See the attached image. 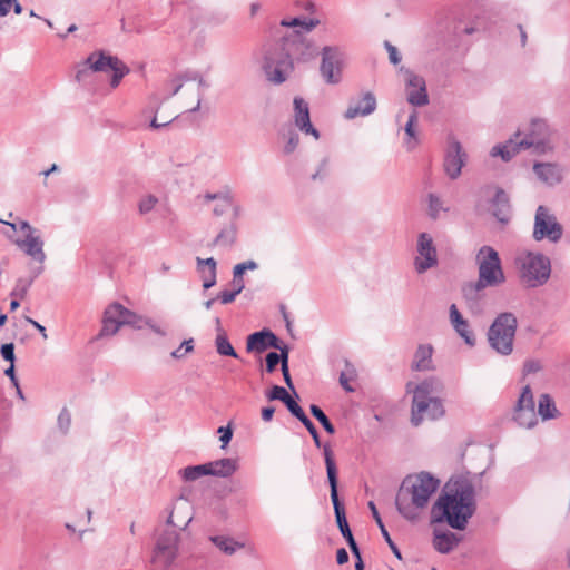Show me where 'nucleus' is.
<instances>
[{
    "instance_id": "39448f33",
    "label": "nucleus",
    "mask_w": 570,
    "mask_h": 570,
    "mask_svg": "<svg viewBox=\"0 0 570 570\" xmlns=\"http://www.w3.org/2000/svg\"><path fill=\"white\" fill-rule=\"evenodd\" d=\"M412 383H407V391H411ZM443 391V383L436 377H429L417 384L413 390L411 422L419 426L423 420H438L445 413L443 403L439 395Z\"/></svg>"
},
{
    "instance_id": "2f4dec72",
    "label": "nucleus",
    "mask_w": 570,
    "mask_h": 570,
    "mask_svg": "<svg viewBox=\"0 0 570 570\" xmlns=\"http://www.w3.org/2000/svg\"><path fill=\"white\" fill-rule=\"evenodd\" d=\"M331 500L333 503L337 527L340 529L341 534L344 537L346 533L351 531V529L346 519L344 507L342 505L338 499L337 491H331Z\"/></svg>"
},
{
    "instance_id": "58836bf2",
    "label": "nucleus",
    "mask_w": 570,
    "mask_h": 570,
    "mask_svg": "<svg viewBox=\"0 0 570 570\" xmlns=\"http://www.w3.org/2000/svg\"><path fill=\"white\" fill-rule=\"evenodd\" d=\"M236 239V227L234 225H229L220 230V233L215 237L214 244L219 246H230L234 244Z\"/></svg>"
},
{
    "instance_id": "aec40b11",
    "label": "nucleus",
    "mask_w": 570,
    "mask_h": 570,
    "mask_svg": "<svg viewBox=\"0 0 570 570\" xmlns=\"http://www.w3.org/2000/svg\"><path fill=\"white\" fill-rule=\"evenodd\" d=\"M564 171V168L557 163L533 164V173L538 179L550 187L557 186L563 181Z\"/></svg>"
},
{
    "instance_id": "f8f14e48",
    "label": "nucleus",
    "mask_w": 570,
    "mask_h": 570,
    "mask_svg": "<svg viewBox=\"0 0 570 570\" xmlns=\"http://www.w3.org/2000/svg\"><path fill=\"white\" fill-rule=\"evenodd\" d=\"M322 61L320 72L327 85H337L342 81L345 55L336 46H325L321 51Z\"/></svg>"
},
{
    "instance_id": "c756f323",
    "label": "nucleus",
    "mask_w": 570,
    "mask_h": 570,
    "mask_svg": "<svg viewBox=\"0 0 570 570\" xmlns=\"http://www.w3.org/2000/svg\"><path fill=\"white\" fill-rule=\"evenodd\" d=\"M324 452V459H325V466H326V474H327V481L330 484L331 491H337V468L334 461V454L330 446V444H325L323 446Z\"/></svg>"
},
{
    "instance_id": "0eeeda50",
    "label": "nucleus",
    "mask_w": 570,
    "mask_h": 570,
    "mask_svg": "<svg viewBox=\"0 0 570 570\" xmlns=\"http://www.w3.org/2000/svg\"><path fill=\"white\" fill-rule=\"evenodd\" d=\"M519 277L529 288L544 285L551 275V262L541 253L528 252L517 258Z\"/></svg>"
},
{
    "instance_id": "bb28decb",
    "label": "nucleus",
    "mask_w": 570,
    "mask_h": 570,
    "mask_svg": "<svg viewBox=\"0 0 570 570\" xmlns=\"http://www.w3.org/2000/svg\"><path fill=\"white\" fill-rule=\"evenodd\" d=\"M433 547L443 554L451 552L461 541V537L451 531L434 530Z\"/></svg>"
},
{
    "instance_id": "7ed1b4c3",
    "label": "nucleus",
    "mask_w": 570,
    "mask_h": 570,
    "mask_svg": "<svg viewBox=\"0 0 570 570\" xmlns=\"http://www.w3.org/2000/svg\"><path fill=\"white\" fill-rule=\"evenodd\" d=\"M439 485L440 480L429 472L407 475L395 497L397 512L409 521H416Z\"/></svg>"
},
{
    "instance_id": "e433bc0d",
    "label": "nucleus",
    "mask_w": 570,
    "mask_h": 570,
    "mask_svg": "<svg viewBox=\"0 0 570 570\" xmlns=\"http://www.w3.org/2000/svg\"><path fill=\"white\" fill-rule=\"evenodd\" d=\"M215 347L217 353L222 356L238 358V354L229 342L226 333L220 327H218V333L215 338Z\"/></svg>"
},
{
    "instance_id": "69168bd1",
    "label": "nucleus",
    "mask_w": 570,
    "mask_h": 570,
    "mask_svg": "<svg viewBox=\"0 0 570 570\" xmlns=\"http://www.w3.org/2000/svg\"><path fill=\"white\" fill-rule=\"evenodd\" d=\"M4 374L10 379L12 385L18 387V379L14 373V363H10V366L4 371Z\"/></svg>"
},
{
    "instance_id": "de8ad7c7",
    "label": "nucleus",
    "mask_w": 570,
    "mask_h": 570,
    "mask_svg": "<svg viewBox=\"0 0 570 570\" xmlns=\"http://www.w3.org/2000/svg\"><path fill=\"white\" fill-rule=\"evenodd\" d=\"M0 223H3L6 225L10 226L13 232H16L18 229L23 232L24 236L26 235H37L36 229L26 220H19V223L17 224V223H10V222L0 219Z\"/></svg>"
},
{
    "instance_id": "e2e57ef3",
    "label": "nucleus",
    "mask_w": 570,
    "mask_h": 570,
    "mask_svg": "<svg viewBox=\"0 0 570 570\" xmlns=\"http://www.w3.org/2000/svg\"><path fill=\"white\" fill-rule=\"evenodd\" d=\"M232 285H233V289L238 294L242 293V291L244 289L245 287V284H244V279L242 276H234L233 275V282H232Z\"/></svg>"
},
{
    "instance_id": "1a4fd4ad",
    "label": "nucleus",
    "mask_w": 570,
    "mask_h": 570,
    "mask_svg": "<svg viewBox=\"0 0 570 570\" xmlns=\"http://www.w3.org/2000/svg\"><path fill=\"white\" fill-rule=\"evenodd\" d=\"M517 326L518 321L512 313H500L488 331L490 346L502 355L511 354Z\"/></svg>"
},
{
    "instance_id": "2eb2a0df",
    "label": "nucleus",
    "mask_w": 570,
    "mask_h": 570,
    "mask_svg": "<svg viewBox=\"0 0 570 570\" xmlns=\"http://www.w3.org/2000/svg\"><path fill=\"white\" fill-rule=\"evenodd\" d=\"M417 256L414 259V267L419 274L438 264V253L432 237L428 233H421L417 237Z\"/></svg>"
},
{
    "instance_id": "f257e3e1",
    "label": "nucleus",
    "mask_w": 570,
    "mask_h": 570,
    "mask_svg": "<svg viewBox=\"0 0 570 570\" xmlns=\"http://www.w3.org/2000/svg\"><path fill=\"white\" fill-rule=\"evenodd\" d=\"M475 511V490L466 479L448 485V491L432 507L433 522H448L456 530H464Z\"/></svg>"
},
{
    "instance_id": "4d7b16f0",
    "label": "nucleus",
    "mask_w": 570,
    "mask_h": 570,
    "mask_svg": "<svg viewBox=\"0 0 570 570\" xmlns=\"http://www.w3.org/2000/svg\"><path fill=\"white\" fill-rule=\"evenodd\" d=\"M265 361H266V371L268 373H273L275 371L277 364L279 363L276 352H269L266 355Z\"/></svg>"
},
{
    "instance_id": "423d86ee",
    "label": "nucleus",
    "mask_w": 570,
    "mask_h": 570,
    "mask_svg": "<svg viewBox=\"0 0 570 570\" xmlns=\"http://www.w3.org/2000/svg\"><path fill=\"white\" fill-rule=\"evenodd\" d=\"M112 71L110 80L111 88H117L121 79L129 73V68L116 56L104 51L91 52L85 61L77 66L75 78L78 82L83 81L90 72Z\"/></svg>"
},
{
    "instance_id": "bf43d9fd",
    "label": "nucleus",
    "mask_w": 570,
    "mask_h": 570,
    "mask_svg": "<svg viewBox=\"0 0 570 570\" xmlns=\"http://www.w3.org/2000/svg\"><path fill=\"white\" fill-rule=\"evenodd\" d=\"M542 365L538 360H528L524 363L523 371L525 374L537 373L541 371Z\"/></svg>"
},
{
    "instance_id": "f3484780",
    "label": "nucleus",
    "mask_w": 570,
    "mask_h": 570,
    "mask_svg": "<svg viewBox=\"0 0 570 570\" xmlns=\"http://www.w3.org/2000/svg\"><path fill=\"white\" fill-rule=\"evenodd\" d=\"M293 106H294V124L295 126L304 134L312 135L315 139L320 138V132L311 122V116H309V106L308 102L299 97L296 96L293 99Z\"/></svg>"
},
{
    "instance_id": "5fc2aeb1",
    "label": "nucleus",
    "mask_w": 570,
    "mask_h": 570,
    "mask_svg": "<svg viewBox=\"0 0 570 570\" xmlns=\"http://www.w3.org/2000/svg\"><path fill=\"white\" fill-rule=\"evenodd\" d=\"M70 413L66 409H63L58 416V426L63 433H66L70 428Z\"/></svg>"
},
{
    "instance_id": "09e8293b",
    "label": "nucleus",
    "mask_w": 570,
    "mask_h": 570,
    "mask_svg": "<svg viewBox=\"0 0 570 570\" xmlns=\"http://www.w3.org/2000/svg\"><path fill=\"white\" fill-rule=\"evenodd\" d=\"M257 268V263L254 261H246L234 266L233 275L243 276L244 272L249 269L254 271Z\"/></svg>"
},
{
    "instance_id": "603ef678",
    "label": "nucleus",
    "mask_w": 570,
    "mask_h": 570,
    "mask_svg": "<svg viewBox=\"0 0 570 570\" xmlns=\"http://www.w3.org/2000/svg\"><path fill=\"white\" fill-rule=\"evenodd\" d=\"M301 423L306 428V430L308 431V433L313 438V441H314L315 445L317 448H320L321 446L320 434L317 432V429L313 424V422L307 416L306 420H303Z\"/></svg>"
},
{
    "instance_id": "6e6d98bb",
    "label": "nucleus",
    "mask_w": 570,
    "mask_h": 570,
    "mask_svg": "<svg viewBox=\"0 0 570 570\" xmlns=\"http://www.w3.org/2000/svg\"><path fill=\"white\" fill-rule=\"evenodd\" d=\"M299 144V136L296 132H291L289 137L284 146V153L289 155L295 151Z\"/></svg>"
},
{
    "instance_id": "6e6552de",
    "label": "nucleus",
    "mask_w": 570,
    "mask_h": 570,
    "mask_svg": "<svg viewBox=\"0 0 570 570\" xmlns=\"http://www.w3.org/2000/svg\"><path fill=\"white\" fill-rule=\"evenodd\" d=\"M293 68V60L284 45L274 43L265 49L262 69L269 82L274 85L283 83Z\"/></svg>"
},
{
    "instance_id": "3c124183",
    "label": "nucleus",
    "mask_w": 570,
    "mask_h": 570,
    "mask_svg": "<svg viewBox=\"0 0 570 570\" xmlns=\"http://www.w3.org/2000/svg\"><path fill=\"white\" fill-rule=\"evenodd\" d=\"M217 432L222 442V449H225L233 438V430L230 425H227L218 428Z\"/></svg>"
},
{
    "instance_id": "680f3d73",
    "label": "nucleus",
    "mask_w": 570,
    "mask_h": 570,
    "mask_svg": "<svg viewBox=\"0 0 570 570\" xmlns=\"http://www.w3.org/2000/svg\"><path fill=\"white\" fill-rule=\"evenodd\" d=\"M14 2L16 0H0V18L7 17L10 13Z\"/></svg>"
},
{
    "instance_id": "20e7f679",
    "label": "nucleus",
    "mask_w": 570,
    "mask_h": 570,
    "mask_svg": "<svg viewBox=\"0 0 570 570\" xmlns=\"http://www.w3.org/2000/svg\"><path fill=\"white\" fill-rule=\"evenodd\" d=\"M553 129L544 118H533L530 121L529 131L523 139H519L520 132H515L504 144H498L492 147L490 155L501 157L502 160H511L518 153L533 148L537 153L544 154L552 150L550 144Z\"/></svg>"
},
{
    "instance_id": "4468645a",
    "label": "nucleus",
    "mask_w": 570,
    "mask_h": 570,
    "mask_svg": "<svg viewBox=\"0 0 570 570\" xmlns=\"http://www.w3.org/2000/svg\"><path fill=\"white\" fill-rule=\"evenodd\" d=\"M513 420L518 425L531 429L538 423V414L531 387L525 385L517 402Z\"/></svg>"
},
{
    "instance_id": "c03bdc74",
    "label": "nucleus",
    "mask_w": 570,
    "mask_h": 570,
    "mask_svg": "<svg viewBox=\"0 0 570 570\" xmlns=\"http://www.w3.org/2000/svg\"><path fill=\"white\" fill-rule=\"evenodd\" d=\"M158 204V198L154 195H146L138 202V210L140 215L150 213Z\"/></svg>"
},
{
    "instance_id": "a19ab883",
    "label": "nucleus",
    "mask_w": 570,
    "mask_h": 570,
    "mask_svg": "<svg viewBox=\"0 0 570 570\" xmlns=\"http://www.w3.org/2000/svg\"><path fill=\"white\" fill-rule=\"evenodd\" d=\"M356 370L355 367L350 363L345 362V371H343L340 374V384L346 392H353L354 387L350 385V381H353L356 379Z\"/></svg>"
},
{
    "instance_id": "c9c22d12",
    "label": "nucleus",
    "mask_w": 570,
    "mask_h": 570,
    "mask_svg": "<svg viewBox=\"0 0 570 570\" xmlns=\"http://www.w3.org/2000/svg\"><path fill=\"white\" fill-rule=\"evenodd\" d=\"M417 121V112L414 110L410 114L409 119L405 124V135L406 138L404 139V146L409 151L414 150L417 145L420 144L417 134L414 129V125Z\"/></svg>"
},
{
    "instance_id": "cd10ccee",
    "label": "nucleus",
    "mask_w": 570,
    "mask_h": 570,
    "mask_svg": "<svg viewBox=\"0 0 570 570\" xmlns=\"http://www.w3.org/2000/svg\"><path fill=\"white\" fill-rule=\"evenodd\" d=\"M493 216L500 223H508L510 218L509 197L503 189H498L492 200Z\"/></svg>"
},
{
    "instance_id": "7c9ffc66",
    "label": "nucleus",
    "mask_w": 570,
    "mask_h": 570,
    "mask_svg": "<svg viewBox=\"0 0 570 570\" xmlns=\"http://www.w3.org/2000/svg\"><path fill=\"white\" fill-rule=\"evenodd\" d=\"M210 542L215 544L223 553L227 556L234 554L238 549L244 548V543L234 540L228 535H212L209 537Z\"/></svg>"
},
{
    "instance_id": "b1692460",
    "label": "nucleus",
    "mask_w": 570,
    "mask_h": 570,
    "mask_svg": "<svg viewBox=\"0 0 570 570\" xmlns=\"http://www.w3.org/2000/svg\"><path fill=\"white\" fill-rule=\"evenodd\" d=\"M450 323L455 332L470 345H475V337L470 331L469 322L462 316L455 304H452L449 308Z\"/></svg>"
},
{
    "instance_id": "37998d69",
    "label": "nucleus",
    "mask_w": 570,
    "mask_h": 570,
    "mask_svg": "<svg viewBox=\"0 0 570 570\" xmlns=\"http://www.w3.org/2000/svg\"><path fill=\"white\" fill-rule=\"evenodd\" d=\"M309 410H311L312 415L321 423V425L324 428V430L327 433H330V434L335 433L334 425L331 423V421L328 420V417L325 415V413L323 412V410L320 406L312 404Z\"/></svg>"
},
{
    "instance_id": "dca6fc26",
    "label": "nucleus",
    "mask_w": 570,
    "mask_h": 570,
    "mask_svg": "<svg viewBox=\"0 0 570 570\" xmlns=\"http://www.w3.org/2000/svg\"><path fill=\"white\" fill-rule=\"evenodd\" d=\"M466 154L462 149L461 144L458 140H452L449 145L445 158H444V171L451 179H456L462 171V167L465 165Z\"/></svg>"
},
{
    "instance_id": "a878e982",
    "label": "nucleus",
    "mask_w": 570,
    "mask_h": 570,
    "mask_svg": "<svg viewBox=\"0 0 570 570\" xmlns=\"http://www.w3.org/2000/svg\"><path fill=\"white\" fill-rule=\"evenodd\" d=\"M209 475L217 478H229L238 470V460L224 458L207 462Z\"/></svg>"
},
{
    "instance_id": "49530a36",
    "label": "nucleus",
    "mask_w": 570,
    "mask_h": 570,
    "mask_svg": "<svg viewBox=\"0 0 570 570\" xmlns=\"http://www.w3.org/2000/svg\"><path fill=\"white\" fill-rule=\"evenodd\" d=\"M291 395L288 394V392L286 391L285 387L283 386H279V385H274L272 386V389L267 392L266 394V397L269 400V401H275V400H278V401H282L283 403L285 402V400H287Z\"/></svg>"
},
{
    "instance_id": "473e14b6",
    "label": "nucleus",
    "mask_w": 570,
    "mask_h": 570,
    "mask_svg": "<svg viewBox=\"0 0 570 570\" xmlns=\"http://www.w3.org/2000/svg\"><path fill=\"white\" fill-rule=\"evenodd\" d=\"M43 272V266H36L31 269V277L29 279L19 278L16 282L13 289L10 293L11 297L23 298L33 281Z\"/></svg>"
},
{
    "instance_id": "c85d7f7f",
    "label": "nucleus",
    "mask_w": 570,
    "mask_h": 570,
    "mask_svg": "<svg viewBox=\"0 0 570 570\" xmlns=\"http://www.w3.org/2000/svg\"><path fill=\"white\" fill-rule=\"evenodd\" d=\"M432 354L433 348L431 345H419L414 354L412 370L419 372L432 370Z\"/></svg>"
},
{
    "instance_id": "5701e85b",
    "label": "nucleus",
    "mask_w": 570,
    "mask_h": 570,
    "mask_svg": "<svg viewBox=\"0 0 570 570\" xmlns=\"http://www.w3.org/2000/svg\"><path fill=\"white\" fill-rule=\"evenodd\" d=\"M193 520L190 514V504L183 497L177 499L174 503L173 510L167 518V524L184 530Z\"/></svg>"
},
{
    "instance_id": "393cba45",
    "label": "nucleus",
    "mask_w": 570,
    "mask_h": 570,
    "mask_svg": "<svg viewBox=\"0 0 570 570\" xmlns=\"http://www.w3.org/2000/svg\"><path fill=\"white\" fill-rule=\"evenodd\" d=\"M197 272L203 279L204 289H209L216 284L217 278V263L213 257L196 258Z\"/></svg>"
},
{
    "instance_id": "a211bd4d",
    "label": "nucleus",
    "mask_w": 570,
    "mask_h": 570,
    "mask_svg": "<svg viewBox=\"0 0 570 570\" xmlns=\"http://www.w3.org/2000/svg\"><path fill=\"white\" fill-rule=\"evenodd\" d=\"M271 347H279V338L268 328L254 332L247 336V353L262 354Z\"/></svg>"
},
{
    "instance_id": "f704fd0d",
    "label": "nucleus",
    "mask_w": 570,
    "mask_h": 570,
    "mask_svg": "<svg viewBox=\"0 0 570 570\" xmlns=\"http://www.w3.org/2000/svg\"><path fill=\"white\" fill-rule=\"evenodd\" d=\"M368 508L372 512V515L376 522V524L379 525L380 530H381V533L384 538V540L386 541V543L389 544L390 549L392 550L393 554L399 559L401 560L402 559V554H401V551L400 549L397 548V546L394 543V541L391 539L390 537V533L387 532L385 525L383 524V521L380 517V513L376 509V505L374 504L373 501H370L368 502Z\"/></svg>"
},
{
    "instance_id": "ddd939ff",
    "label": "nucleus",
    "mask_w": 570,
    "mask_h": 570,
    "mask_svg": "<svg viewBox=\"0 0 570 570\" xmlns=\"http://www.w3.org/2000/svg\"><path fill=\"white\" fill-rule=\"evenodd\" d=\"M178 551V533L165 530L158 538L153 556V563L159 570H167L176 559Z\"/></svg>"
},
{
    "instance_id": "052dcab7",
    "label": "nucleus",
    "mask_w": 570,
    "mask_h": 570,
    "mask_svg": "<svg viewBox=\"0 0 570 570\" xmlns=\"http://www.w3.org/2000/svg\"><path fill=\"white\" fill-rule=\"evenodd\" d=\"M236 296H237V293L234 289L233 291H222L218 294L217 299H219L222 304L226 305V304L234 302Z\"/></svg>"
},
{
    "instance_id": "a18cd8bd",
    "label": "nucleus",
    "mask_w": 570,
    "mask_h": 570,
    "mask_svg": "<svg viewBox=\"0 0 570 570\" xmlns=\"http://www.w3.org/2000/svg\"><path fill=\"white\" fill-rule=\"evenodd\" d=\"M284 404L286 405L291 414L295 416L299 422L306 420L307 415L305 414L303 409L297 404V402L293 400L291 396L287 400H285Z\"/></svg>"
},
{
    "instance_id": "13d9d810",
    "label": "nucleus",
    "mask_w": 570,
    "mask_h": 570,
    "mask_svg": "<svg viewBox=\"0 0 570 570\" xmlns=\"http://www.w3.org/2000/svg\"><path fill=\"white\" fill-rule=\"evenodd\" d=\"M385 48L387 50V53H389V59L391 61V63L393 65H397L400 63L401 61V56L396 49V47H394L393 45H391L389 41L385 42Z\"/></svg>"
},
{
    "instance_id": "0e129e2a",
    "label": "nucleus",
    "mask_w": 570,
    "mask_h": 570,
    "mask_svg": "<svg viewBox=\"0 0 570 570\" xmlns=\"http://www.w3.org/2000/svg\"><path fill=\"white\" fill-rule=\"evenodd\" d=\"M171 83L174 85L171 91L165 96V99H168L173 96H175L176 94H178V91L181 89L183 87V82L180 80V77H177L175 79L171 80Z\"/></svg>"
},
{
    "instance_id": "4c0bfd02",
    "label": "nucleus",
    "mask_w": 570,
    "mask_h": 570,
    "mask_svg": "<svg viewBox=\"0 0 570 570\" xmlns=\"http://www.w3.org/2000/svg\"><path fill=\"white\" fill-rule=\"evenodd\" d=\"M179 475L184 481H196L202 476L209 475L208 464L189 465L179 471Z\"/></svg>"
},
{
    "instance_id": "8fccbe9b",
    "label": "nucleus",
    "mask_w": 570,
    "mask_h": 570,
    "mask_svg": "<svg viewBox=\"0 0 570 570\" xmlns=\"http://www.w3.org/2000/svg\"><path fill=\"white\" fill-rule=\"evenodd\" d=\"M0 354L4 361L14 363V361H16L14 344L13 343L2 344L0 347Z\"/></svg>"
},
{
    "instance_id": "412c9836",
    "label": "nucleus",
    "mask_w": 570,
    "mask_h": 570,
    "mask_svg": "<svg viewBox=\"0 0 570 570\" xmlns=\"http://www.w3.org/2000/svg\"><path fill=\"white\" fill-rule=\"evenodd\" d=\"M14 244L23 250V253L30 256L38 266H43L46 261V254L43 252V240L39 235H26L23 239H17Z\"/></svg>"
},
{
    "instance_id": "774afa93",
    "label": "nucleus",
    "mask_w": 570,
    "mask_h": 570,
    "mask_svg": "<svg viewBox=\"0 0 570 570\" xmlns=\"http://www.w3.org/2000/svg\"><path fill=\"white\" fill-rule=\"evenodd\" d=\"M336 561L338 564H344L348 561V553L344 548H341L336 552Z\"/></svg>"
},
{
    "instance_id": "79ce46f5",
    "label": "nucleus",
    "mask_w": 570,
    "mask_h": 570,
    "mask_svg": "<svg viewBox=\"0 0 570 570\" xmlns=\"http://www.w3.org/2000/svg\"><path fill=\"white\" fill-rule=\"evenodd\" d=\"M281 24L284 27H301L304 31L309 32L318 24V20L293 18L291 20H282Z\"/></svg>"
},
{
    "instance_id": "338daca9",
    "label": "nucleus",
    "mask_w": 570,
    "mask_h": 570,
    "mask_svg": "<svg viewBox=\"0 0 570 570\" xmlns=\"http://www.w3.org/2000/svg\"><path fill=\"white\" fill-rule=\"evenodd\" d=\"M275 409L273 406H265L262 409V420L265 422L272 421Z\"/></svg>"
},
{
    "instance_id": "9d476101",
    "label": "nucleus",
    "mask_w": 570,
    "mask_h": 570,
    "mask_svg": "<svg viewBox=\"0 0 570 570\" xmlns=\"http://www.w3.org/2000/svg\"><path fill=\"white\" fill-rule=\"evenodd\" d=\"M141 318L119 303L110 304L104 313L102 327L98 338L115 335L122 325H132L140 328Z\"/></svg>"
},
{
    "instance_id": "ea45409f",
    "label": "nucleus",
    "mask_w": 570,
    "mask_h": 570,
    "mask_svg": "<svg viewBox=\"0 0 570 570\" xmlns=\"http://www.w3.org/2000/svg\"><path fill=\"white\" fill-rule=\"evenodd\" d=\"M429 215L432 219H438L440 217V213H446L449 210L448 207L443 205L441 198L435 194H429Z\"/></svg>"
},
{
    "instance_id": "72a5a7b5",
    "label": "nucleus",
    "mask_w": 570,
    "mask_h": 570,
    "mask_svg": "<svg viewBox=\"0 0 570 570\" xmlns=\"http://www.w3.org/2000/svg\"><path fill=\"white\" fill-rule=\"evenodd\" d=\"M537 414L540 415L543 421L558 416L559 412L553 399L549 394L544 393L539 396Z\"/></svg>"
},
{
    "instance_id": "9b49d317",
    "label": "nucleus",
    "mask_w": 570,
    "mask_h": 570,
    "mask_svg": "<svg viewBox=\"0 0 570 570\" xmlns=\"http://www.w3.org/2000/svg\"><path fill=\"white\" fill-rule=\"evenodd\" d=\"M562 235L563 227L558 222L556 215L548 207L540 205L535 210L533 238L537 242L548 239L551 243H558Z\"/></svg>"
},
{
    "instance_id": "f03ea898",
    "label": "nucleus",
    "mask_w": 570,
    "mask_h": 570,
    "mask_svg": "<svg viewBox=\"0 0 570 570\" xmlns=\"http://www.w3.org/2000/svg\"><path fill=\"white\" fill-rule=\"evenodd\" d=\"M478 279L462 287L463 298L472 313L482 311L483 291L487 287H498L505 282L499 253L491 246H482L475 256Z\"/></svg>"
},
{
    "instance_id": "864d4df0",
    "label": "nucleus",
    "mask_w": 570,
    "mask_h": 570,
    "mask_svg": "<svg viewBox=\"0 0 570 570\" xmlns=\"http://www.w3.org/2000/svg\"><path fill=\"white\" fill-rule=\"evenodd\" d=\"M275 350L279 351V353H277V357L281 363V367L288 366V356H289L288 345L284 344L283 342L279 341V347H275Z\"/></svg>"
},
{
    "instance_id": "4be33fe9",
    "label": "nucleus",
    "mask_w": 570,
    "mask_h": 570,
    "mask_svg": "<svg viewBox=\"0 0 570 570\" xmlns=\"http://www.w3.org/2000/svg\"><path fill=\"white\" fill-rule=\"evenodd\" d=\"M376 109V98L371 91L365 92L357 101H351L344 112L346 119L365 117L373 114Z\"/></svg>"
},
{
    "instance_id": "6ab92c4d",
    "label": "nucleus",
    "mask_w": 570,
    "mask_h": 570,
    "mask_svg": "<svg viewBox=\"0 0 570 570\" xmlns=\"http://www.w3.org/2000/svg\"><path fill=\"white\" fill-rule=\"evenodd\" d=\"M406 86H407V101L416 107H422L429 104V96L426 91V83L423 77L406 71Z\"/></svg>"
}]
</instances>
